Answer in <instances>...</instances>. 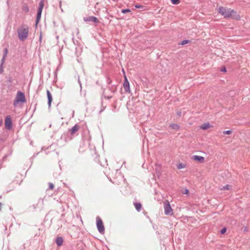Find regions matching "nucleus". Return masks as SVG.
I'll use <instances>...</instances> for the list:
<instances>
[{
    "mask_svg": "<svg viewBox=\"0 0 250 250\" xmlns=\"http://www.w3.org/2000/svg\"><path fill=\"white\" fill-rule=\"evenodd\" d=\"M232 133V131L231 130H227V131H224L223 132V134L225 135H230Z\"/></svg>",
    "mask_w": 250,
    "mask_h": 250,
    "instance_id": "aec40b11",
    "label": "nucleus"
},
{
    "mask_svg": "<svg viewBox=\"0 0 250 250\" xmlns=\"http://www.w3.org/2000/svg\"><path fill=\"white\" fill-rule=\"evenodd\" d=\"M54 185L52 183L49 184V188L50 189H53L54 188Z\"/></svg>",
    "mask_w": 250,
    "mask_h": 250,
    "instance_id": "4be33fe9",
    "label": "nucleus"
},
{
    "mask_svg": "<svg viewBox=\"0 0 250 250\" xmlns=\"http://www.w3.org/2000/svg\"><path fill=\"white\" fill-rule=\"evenodd\" d=\"M43 6H44L43 1L41 0L39 3V8L38 10V13H37V22L39 21L40 20V19L41 18V14H42V10L43 8Z\"/></svg>",
    "mask_w": 250,
    "mask_h": 250,
    "instance_id": "423d86ee",
    "label": "nucleus"
},
{
    "mask_svg": "<svg viewBox=\"0 0 250 250\" xmlns=\"http://www.w3.org/2000/svg\"><path fill=\"white\" fill-rule=\"evenodd\" d=\"M5 58L4 57H3L2 60H1V65H3V64L4 63V62H5Z\"/></svg>",
    "mask_w": 250,
    "mask_h": 250,
    "instance_id": "a878e982",
    "label": "nucleus"
},
{
    "mask_svg": "<svg viewBox=\"0 0 250 250\" xmlns=\"http://www.w3.org/2000/svg\"><path fill=\"white\" fill-rule=\"evenodd\" d=\"M130 11H131L129 9H122V13H129V12H130Z\"/></svg>",
    "mask_w": 250,
    "mask_h": 250,
    "instance_id": "412c9836",
    "label": "nucleus"
},
{
    "mask_svg": "<svg viewBox=\"0 0 250 250\" xmlns=\"http://www.w3.org/2000/svg\"><path fill=\"white\" fill-rule=\"evenodd\" d=\"M134 205L137 210L138 211H140L142 207L141 204L140 203L136 202L134 203Z\"/></svg>",
    "mask_w": 250,
    "mask_h": 250,
    "instance_id": "2eb2a0df",
    "label": "nucleus"
},
{
    "mask_svg": "<svg viewBox=\"0 0 250 250\" xmlns=\"http://www.w3.org/2000/svg\"><path fill=\"white\" fill-rule=\"evenodd\" d=\"M124 87L125 88V91L126 92L130 93V89L129 87V83L127 79V78L125 76V82L123 84Z\"/></svg>",
    "mask_w": 250,
    "mask_h": 250,
    "instance_id": "6e6552de",
    "label": "nucleus"
},
{
    "mask_svg": "<svg viewBox=\"0 0 250 250\" xmlns=\"http://www.w3.org/2000/svg\"><path fill=\"white\" fill-rule=\"evenodd\" d=\"M8 50L7 49H5L4 54L3 57L6 58Z\"/></svg>",
    "mask_w": 250,
    "mask_h": 250,
    "instance_id": "393cba45",
    "label": "nucleus"
},
{
    "mask_svg": "<svg viewBox=\"0 0 250 250\" xmlns=\"http://www.w3.org/2000/svg\"><path fill=\"white\" fill-rule=\"evenodd\" d=\"M83 20L87 22L93 21L94 22H98L99 21L98 19L95 17H85Z\"/></svg>",
    "mask_w": 250,
    "mask_h": 250,
    "instance_id": "9d476101",
    "label": "nucleus"
},
{
    "mask_svg": "<svg viewBox=\"0 0 250 250\" xmlns=\"http://www.w3.org/2000/svg\"><path fill=\"white\" fill-rule=\"evenodd\" d=\"M18 36L20 41H24L28 37L29 27L25 25H22L17 29Z\"/></svg>",
    "mask_w": 250,
    "mask_h": 250,
    "instance_id": "f03ea898",
    "label": "nucleus"
},
{
    "mask_svg": "<svg viewBox=\"0 0 250 250\" xmlns=\"http://www.w3.org/2000/svg\"><path fill=\"white\" fill-rule=\"evenodd\" d=\"M192 159L200 163H204L205 162V158L203 156L199 155L193 156L192 158Z\"/></svg>",
    "mask_w": 250,
    "mask_h": 250,
    "instance_id": "1a4fd4ad",
    "label": "nucleus"
},
{
    "mask_svg": "<svg viewBox=\"0 0 250 250\" xmlns=\"http://www.w3.org/2000/svg\"><path fill=\"white\" fill-rule=\"evenodd\" d=\"M185 167V165L183 164H179L178 166H177V168L179 169H183V168H184Z\"/></svg>",
    "mask_w": 250,
    "mask_h": 250,
    "instance_id": "a211bd4d",
    "label": "nucleus"
},
{
    "mask_svg": "<svg viewBox=\"0 0 250 250\" xmlns=\"http://www.w3.org/2000/svg\"><path fill=\"white\" fill-rule=\"evenodd\" d=\"M226 230H227L226 228H223V229H221V233L222 234H224V233H225L226 232Z\"/></svg>",
    "mask_w": 250,
    "mask_h": 250,
    "instance_id": "b1692460",
    "label": "nucleus"
},
{
    "mask_svg": "<svg viewBox=\"0 0 250 250\" xmlns=\"http://www.w3.org/2000/svg\"><path fill=\"white\" fill-rule=\"evenodd\" d=\"M188 42H189V41H188V40H184V41H183L182 42L181 44H182V45H185V44H186L188 43Z\"/></svg>",
    "mask_w": 250,
    "mask_h": 250,
    "instance_id": "5701e85b",
    "label": "nucleus"
},
{
    "mask_svg": "<svg viewBox=\"0 0 250 250\" xmlns=\"http://www.w3.org/2000/svg\"><path fill=\"white\" fill-rule=\"evenodd\" d=\"M218 11L225 18H231L236 20L240 19V16L234 10L230 8L221 6L219 7Z\"/></svg>",
    "mask_w": 250,
    "mask_h": 250,
    "instance_id": "f257e3e1",
    "label": "nucleus"
},
{
    "mask_svg": "<svg viewBox=\"0 0 250 250\" xmlns=\"http://www.w3.org/2000/svg\"><path fill=\"white\" fill-rule=\"evenodd\" d=\"M135 7H136L137 8H142L143 6L136 5H135Z\"/></svg>",
    "mask_w": 250,
    "mask_h": 250,
    "instance_id": "cd10ccee",
    "label": "nucleus"
},
{
    "mask_svg": "<svg viewBox=\"0 0 250 250\" xmlns=\"http://www.w3.org/2000/svg\"><path fill=\"white\" fill-rule=\"evenodd\" d=\"M188 190H187L186 191V193H188Z\"/></svg>",
    "mask_w": 250,
    "mask_h": 250,
    "instance_id": "7c9ffc66",
    "label": "nucleus"
},
{
    "mask_svg": "<svg viewBox=\"0 0 250 250\" xmlns=\"http://www.w3.org/2000/svg\"><path fill=\"white\" fill-rule=\"evenodd\" d=\"M96 219L97 229L101 233L103 234L104 232V227L103 221L102 219L99 217H97Z\"/></svg>",
    "mask_w": 250,
    "mask_h": 250,
    "instance_id": "39448f33",
    "label": "nucleus"
},
{
    "mask_svg": "<svg viewBox=\"0 0 250 250\" xmlns=\"http://www.w3.org/2000/svg\"><path fill=\"white\" fill-rule=\"evenodd\" d=\"M173 4H178L180 2V0H171Z\"/></svg>",
    "mask_w": 250,
    "mask_h": 250,
    "instance_id": "6ab92c4d",
    "label": "nucleus"
},
{
    "mask_svg": "<svg viewBox=\"0 0 250 250\" xmlns=\"http://www.w3.org/2000/svg\"><path fill=\"white\" fill-rule=\"evenodd\" d=\"M5 127L8 129H11L12 127V121L9 116H7L5 118Z\"/></svg>",
    "mask_w": 250,
    "mask_h": 250,
    "instance_id": "0eeeda50",
    "label": "nucleus"
},
{
    "mask_svg": "<svg viewBox=\"0 0 250 250\" xmlns=\"http://www.w3.org/2000/svg\"><path fill=\"white\" fill-rule=\"evenodd\" d=\"M25 10H26V11H28V7H26L25 8Z\"/></svg>",
    "mask_w": 250,
    "mask_h": 250,
    "instance_id": "c756f323",
    "label": "nucleus"
},
{
    "mask_svg": "<svg viewBox=\"0 0 250 250\" xmlns=\"http://www.w3.org/2000/svg\"><path fill=\"white\" fill-rule=\"evenodd\" d=\"M164 208L166 215L171 216L173 214V209L171 208L169 202L167 200H166L164 202Z\"/></svg>",
    "mask_w": 250,
    "mask_h": 250,
    "instance_id": "20e7f679",
    "label": "nucleus"
},
{
    "mask_svg": "<svg viewBox=\"0 0 250 250\" xmlns=\"http://www.w3.org/2000/svg\"><path fill=\"white\" fill-rule=\"evenodd\" d=\"M80 126L78 125H75L70 130L71 135L74 134L80 129Z\"/></svg>",
    "mask_w": 250,
    "mask_h": 250,
    "instance_id": "f8f14e48",
    "label": "nucleus"
},
{
    "mask_svg": "<svg viewBox=\"0 0 250 250\" xmlns=\"http://www.w3.org/2000/svg\"><path fill=\"white\" fill-rule=\"evenodd\" d=\"M231 186L229 185H226L225 186L222 187V188H220V189L221 190H229L231 189Z\"/></svg>",
    "mask_w": 250,
    "mask_h": 250,
    "instance_id": "f3484780",
    "label": "nucleus"
},
{
    "mask_svg": "<svg viewBox=\"0 0 250 250\" xmlns=\"http://www.w3.org/2000/svg\"><path fill=\"white\" fill-rule=\"evenodd\" d=\"M25 10H26V11H28V7H26L25 8Z\"/></svg>",
    "mask_w": 250,
    "mask_h": 250,
    "instance_id": "c85d7f7f",
    "label": "nucleus"
},
{
    "mask_svg": "<svg viewBox=\"0 0 250 250\" xmlns=\"http://www.w3.org/2000/svg\"><path fill=\"white\" fill-rule=\"evenodd\" d=\"M47 96L48 100V105L49 106H50L51 105V103L52 101V97L50 91L48 90H47Z\"/></svg>",
    "mask_w": 250,
    "mask_h": 250,
    "instance_id": "ddd939ff",
    "label": "nucleus"
},
{
    "mask_svg": "<svg viewBox=\"0 0 250 250\" xmlns=\"http://www.w3.org/2000/svg\"><path fill=\"white\" fill-rule=\"evenodd\" d=\"M25 102H26V99L24 93L21 91H18L14 101V106L16 107L20 103H24Z\"/></svg>",
    "mask_w": 250,
    "mask_h": 250,
    "instance_id": "7ed1b4c3",
    "label": "nucleus"
},
{
    "mask_svg": "<svg viewBox=\"0 0 250 250\" xmlns=\"http://www.w3.org/2000/svg\"><path fill=\"white\" fill-rule=\"evenodd\" d=\"M212 127V126L209 123H206L200 126V128L203 130H207Z\"/></svg>",
    "mask_w": 250,
    "mask_h": 250,
    "instance_id": "9b49d317",
    "label": "nucleus"
},
{
    "mask_svg": "<svg viewBox=\"0 0 250 250\" xmlns=\"http://www.w3.org/2000/svg\"><path fill=\"white\" fill-rule=\"evenodd\" d=\"M63 240V239L61 237H58L56 240V242L58 246H61L62 245Z\"/></svg>",
    "mask_w": 250,
    "mask_h": 250,
    "instance_id": "4468645a",
    "label": "nucleus"
},
{
    "mask_svg": "<svg viewBox=\"0 0 250 250\" xmlns=\"http://www.w3.org/2000/svg\"><path fill=\"white\" fill-rule=\"evenodd\" d=\"M221 71H223V72H226L227 71L225 67H224L223 68H222Z\"/></svg>",
    "mask_w": 250,
    "mask_h": 250,
    "instance_id": "bb28decb",
    "label": "nucleus"
},
{
    "mask_svg": "<svg viewBox=\"0 0 250 250\" xmlns=\"http://www.w3.org/2000/svg\"><path fill=\"white\" fill-rule=\"evenodd\" d=\"M170 127L174 130H177L180 128V126L176 124H172L170 125Z\"/></svg>",
    "mask_w": 250,
    "mask_h": 250,
    "instance_id": "dca6fc26",
    "label": "nucleus"
}]
</instances>
